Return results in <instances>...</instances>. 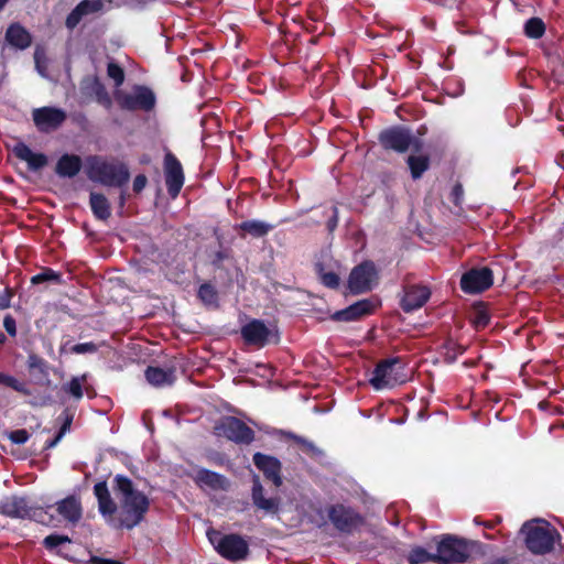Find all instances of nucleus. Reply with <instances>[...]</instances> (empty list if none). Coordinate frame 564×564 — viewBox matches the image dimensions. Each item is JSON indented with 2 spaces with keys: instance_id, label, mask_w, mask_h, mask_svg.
<instances>
[{
  "instance_id": "f257e3e1",
  "label": "nucleus",
  "mask_w": 564,
  "mask_h": 564,
  "mask_svg": "<svg viewBox=\"0 0 564 564\" xmlns=\"http://www.w3.org/2000/svg\"><path fill=\"white\" fill-rule=\"evenodd\" d=\"M94 494L101 516L110 525L118 529H133L144 519L149 510V498L138 490L129 478L121 475L115 478V494L119 505L111 498L105 481L94 486Z\"/></svg>"
},
{
  "instance_id": "f03ea898",
  "label": "nucleus",
  "mask_w": 564,
  "mask_h": 564,
  "mask_svg": "<svg viewBox=\"0 0 564 564\" xmlns=\"http://www.w3.org/2000/svg\"><path fill=\"white\" fill-rule=\"evenodd\" d=\"M86 174L90 181L108 187L122 188L130 180V171L124 162L101 155L86 158Z\"/></svg>"
},
{
  "instance_id": "7ed1b4c3",
  "label": "nucleus",
  "mask_w": 564,
  "mask_h": 564,
  "mask_svg": "<svg viewBox=\"0 0 564 564\" xmlns=\"http://www.w3.org/2000/svg\"><path fill=\"white\" fill-rule=\"evenodd\" d=\"M525 535L527 547L534 554H545L552 551L556 536V530L543 519L527 521L521 529Z\"/></svg>"
},
{
  "instance_id": "20e7f679",
  "label": "nucleus",
  "mask_w": 564,
  "mask_h": 564,
  "mask_svg": "<svg viewBox=\"0 0 564 564\" xmlns=\"http://www.w3.org/2000/svg\"><path fill=\"white\" fill-rule=\"evenodd\" d=\"M213 434L217 438H223L239 446H248L256 440L254 431L242 420L224 415L215 421Z\"/></svg>"
},
{
  "instance_id": "39448f33",
  "label": "nucleus",
  "mask_w": 564,
  "mask_h": 564,
  "mask_svg": "<svg viewBox=\"0 0 564 564\" xmlns=\"http://www.w3.org/2000/svg\"><path fill=\"white\" fill-rule=\"evenodd\" d=\"M207 538L214 549L229 561L246 560L249 553L248 542L238 534H224L215 529H208Z\"/></svg>"
},
{
  "instance_id": "423d86ee",
  "label": "nucleus",
  "mask_w": 564,
  "mask_h": 564,
  "mask_svg": "<svg viewBox=\"0 0 564 564\" xmlns=\"http://www.w3.org/2000/svg\"><path fill=\"white\" fill-rule=\"evenodd\" d=\"M378 141L386 151L395 153H405L410 148L419 152L422 148V142L412 134L411 130L400 124L381 130Z\"/></svg>"
},
{
  "instance_id": "0eeeda50",
  "label": "nucleus",
  "mask_w": 564,
  "mask_h": 564,
  "mask_svg": "<svg viewBox=\"0 0 564 564\" xmlns=\"http://www.w3.org/2000/svg\"><path fill=\"white\" fill-rule=\"evenodd\" d=\"M403 370V359L392 357L380 360L372 371L369 382L376 390L392 388L395 384L405 382Z\"/></svg>"
},
{
  "instance_id": "6e6552de",
  "label": "nucleus",
  "mask_w": 564,
  "mask_h": 564,
  "mask_svg": "<svg viewBox=\"0 0 564 564\" xmlns=\"http://www.w3.org/2000/svg\"><path fill=\"white\" fill-rule=\"evenodd\" d=\"M116 101L120 109L127 111H152L156 105V97L151 88L144 85H135L133 93L117 91Z\"/></svg>"
},
{
  "instance_id": "1a4fd4ad",
  "label": "nucleus",
  "mask_w": 564,
  "mask_h": 564,
  "mask_svg": "<svg viewBox=\"0 0 564 564\" xmlns=\"http://www.w3.org/2000/svg\"><path fill=\"white\" fill-rule=\"evenodd\" d=\"M470 544L453 535H445L437 544L436 557L438 564H462L470 556Z\"/></svg>"
},
{
  "instance_id": "9d476101",
  "label": "nucleus",
  "mask_w": 564,
  "mask_h": 564,
  "mask_svg": "<svg viewBox=\"0 0 564 564\" xmlns=\"http://www.w3.org/2000/svg\"><path fill=\"white\" fill-rule=\"evenodd\" d=\"M379 280V273L373 261L365 260L356 265L348 276V290L351 294L358 295L370 292Z\"/></svg>"
},
{
  "instance_id": "9b49d317",
  "label": "nucleus",
  "mask_w": 564,
  "mask_h": 564,
  "mask_svg": "<svg viewBox=\"0 0 564 564\" xmlns=\"http://www.w3.org/2000/svg\"><path fill=\"white\" fill-rule=\"evenodd\" d=\"M0 514L10 518H29L44 523L46 512L42 508L29 506L25 498L12 496L0 501Z\"/></svg>"
},
{
  "instance_id": "f8f14e48",
  "label": "nucleus",
  "mask_w": 564,
  "mask_h": 564,
  "mask_svg": "<svg viewBox=\"0 0 564 564\" xmlns=\"http://www.w3.org/2000/svg\"><path fill=\"white\" fill-rule=\"evenodd\" d=\"M273 435L288 445V451L291 454L299 456L304 455L311 458L325 455L324 451L319 448L314 442L293 432L274 430Z\"/></svg>"
},
{
  "instance_id": "ddd939ff",
  "label": "nucleus",
  "mask_w": 564,
  "mask_h": 564,
  "mask_svg": "<svg viewBox=\"0 0 564 564\" xmlns=\"http://www.w3.org/2000/svg\"><path fill=\"white\" fill-rule=\"evenodd\" d=\"M163 170L167 194L175 199L182 191L185 175L180 160L171 151H166L164 155Z\"/></svg>"
},
{
  "instance_id": "4468645a",
  "label": "nucleus",
  "mask_w": 564,
  "mask_h": 564,
  "mask_svg": "<svg viewBox=\"0 0 564 564\" xmlns=\"http://www.w3.org/2000/svg\"><path fill=\"white\" fill-rule=\"evenodd\" d=\"M494 284V272L489 267L471 268L460 278V289L466 294L485 292Z\"/></svg>"
},
{
  "instance_id": "2eb2a0df",
  "label": "nucleus",
  "mask_w": 564,
  "mask_h": 564,
  "mask_svg": "<svg viewBox=\"0 0 564 564\" xmlns=\"http://www.w3.org/2000/svg\"><path fill=\"white\" fill-rule=\"evenodd\" d=\"M32 119L42 133L57 130L67 119V113L57 107L44 106L32 110Z\"/></svg>"
},
{
  "instance_id": "dca6fc26",
  "label": "nucleus",
  "mask_w": 564,
  "mask_h": 564,
  "mask_svg": "<svg viewBox=\"0 0 564 564\" xmlns=\"http://www.w3.org/2000/svg\"><path fill=\"white\" fill-rule=\"evenodd\" d=\"M328 518L340 532L350 533L362 524L361 516L349 507L335 505L328 509Z\"/></svg>"
},
{
  "instance_id": "f3484780",
  "label": "nucleus",
  "mask_w": 564,
  "mask_h": 564,
  "mask_svg": "<svg viewBox=\"0 0 564 564\" xmlns=\"http://www.w3.org/2000/svg\"><path fill=\"white\" fill-rule=\"evenodd\" d=\"M241 337L247 345L263 348L270 343L271 329L262 319L253 318L240 329Z\"/></svg>"
},
{
  "instance_id": "a211bd4d",
  "label": "nucleus",
  "mask_w": 564,
  "mask_h": 564,
  "mask_svg": "<svg viewBox=\"0 0 564 564\" xmlns=\"http://www.w3.org/2000/svg\"><path fill=\"white\" fill-rule=\"evenodd\" d=\"M431 294V289L426 285H405L403 288V296L400 301V307L405 313L414 312L425 305L430 300Z\"/></svg>"
},
{
  "instance_id": "6ab92c4d",
  "label": "nucleus",
  "mask_w": 564,
  "mask_h": 564,
  "mask_svg": "<svg viewBox=\"0 0 564 564\" xmlns=\"http://www.w3.org/2000/svg\"><path fill=\"white\" fill-rule=\"evenodd\" d=\"M376 303L371 299L359 300L344 310L336 311L330 315L335 322H355L373 314Z\"/></svg>"
},
{
  "instance_id": "aec40b11",
  "label": "nucleus",
  "mask_w": 564,
  "mask_h": 564,
  "mask_svg": "<svg viewBox=\"0 0 564 564\" xmlns=\"http://www.w3.org/2000/svg\"><path fill=\"white\" fill-rule=\"evenodd\" d=\"M11 151L17 159L26 162L29 170L32 172L41 171L48 163L46 154L33 152L31 148L22 141L17 142Z\"/></svg>"
},
{
  "instance_id": "412c9836",
  "label": "nucleus",
  "mask_w": 564,
  "mask_h": 564,
  "mask_svg": "<svg viewBox=\"0 0 564 564\" xmlns=\"http://www.w3.org/2000/svg\"><path fill=\"white\" fill-rule=\"evenodd\" d=\"M6 42L13 48L24 51L32 44L31 33L19 22L11 23L4 34Z\"/></svg>"
},
{
  "instance_id": "4be33fe9",
  "label": "nucleus",
  "mask_w": 564,
  "mask_h": 564,
  "mask_svg": "<svg viewBox=\"0 0 564 564\" xmlns=\"http://www.w3.org/2000/svg\"><path fill=\"white\" fill-rule=\"evenodd\" d=\"M83 167L82 158L77 154L64 153L55 165V173L63 178L75 177Z\"/></svg>"
},
{
  "instance_id": "5701e85b",
  "label": "nucleus",
  "mask_w": 564,
  "mask_h": 564,
  "mask_svg": "<svg viewBox=\"0 0 564 564\" xmlns=\"http://www.w3.org/2000/svg\"><path fill=\"white\" fill-rule=\"evenodd\" d=\"M144 376L147 381L156 388L172 386L176 380L175 368L163 369L156 366H148Z\"/></svg>"
},
{
  "instance_id": "b1692460",
  "label": "nucleus",
  "mask_w": 564,
  "mask_h": 564,
  "mask_svg": "<svg viewBox=\"0 0 564 564\" xmlns=\"http://www.w3.org/2000/svg\"><path fill=\"white\" fill-rule=\"evenodd\" d=\"M235 228L240 231L239 236L241 238H246L247 235L252 238H263L274 229V225L259 219H249L236 225Z\"/></svg>"
},
{
  "instance_id": "393cba45",
  "label": "nucleus",
  "mask_w": 564,
  "mask_h": 564,
  "mask_svg": "<svg viewBox=\"0 0 564 564\" xmlns=\"http://www.w3.org/2000/svg\"><path fill=\"white\" fill-rule=\"evenodd\" d=\"M57 512L61 517L72 523H76L82 518V506L77 498L69 496L56 503Z\"/></svg>"
},
{
  "instance_id": "a878e982",
  "label": "nucleus",
  "mask_w": 564,
  "mask_h": 564,
  "mask_svg": "<svg viewBox=\"0 0 564 564\" xmlns=\"http://www.w3.org/2000/svg\"><path fill=\"white\" fill-rule=\"evenodd\" d=\"M252 501L256 507L267 512H276L279 509V500L276 498H264L263 488L257 475L253 476Z\"/></svg>"
},
{
  "instance_id": "bb28decb",
  "label": "nucleus",
  "mask_w": 564,
  "mask_h": 564,
  "mask_svg": "<svg viewBox=\"0 0 564 564\" xmlns=\"http://www.w3.org/2000/svg\"><path fill=\"white\" fill-rule=\"evenodd\" d=\"M194 480L202 488L225 489L227 486L225 477L207 469L197 470Z\"/></svg>"
},
{
  "instance_id": "cd10ccee",
  "label": "nucleus",
  "mask_w": 564,
  "mask_h": 564,
  "mask_svg": "<svg viewBox=\"0 0 564 564\" xmlns=\"http://www.w3.org/2000/svg\"><path fill=\"white\" fill-rule=\"evenodd\" d=\"M89 204L97 219L107 220L111 216L110 204L104 194L91 192L89 195Z\"/></svg>"
},
{
  "instance_id": "c85d7f7f",
  "label": "nucleus",
  "mask_w": 564,
  "mask_h": 564,
  "mask_svg": "<svg viewBox=\"0 0 564 564\" xmlns=\"http://www.w3.org/2000/svg\"><path fill=\"white\" fill-rule=\"evenodd\" d=\"M406 164L410 169L411 177L413 180H420L423 174L430 169L431 161L426 154L422 155H409Z\"/></svg>"
},
{
  "instance_id": "c756f323",
  "label": "nucleus",
  "mask_w": 564,
  "mask_h": 564,
  "mask_svg": "<svg viewBox=\"0 0 564 564\" xmlns=\"http://www.w3.org/2000/svg\"><path fill=\"white\" fill-rule=\"evenodd\" d=\"M256 467L262 471L267 479L271 480L275 486L282 484L280 476V460H254Z\"/></svg>"
},
{
  "instance_id": "7c9ffc66",
  "label": "nucleus",
  "mask_w": 564,
  "mask_h": 564,
  "mask_svg": "<svg viewBox=\"0 0 564 564\" xmlns=\"http://www.w3.org/2000/svg\"><path fill=\"white\" fill-rule=\"evenodd\" d=\"M466 348L453 339H446L442 345V355L446 364H454L458 356L463 355Z\"/></svg>"
},
{
  "instance_id": "2f4dec72",
  "label": "nucleus",
  "mask_w": 564,
  "mask_h": 564,
  "mask_svg": "<svg viewBox=\"0 0 564 564\" xmlns=\"http://www.w3.org/2000/svg\"><path fill=\"white\" fill-rule=\"evenodd\" d=\"M197 297L204 305L218 306V292L216 288L209 282L200 284L197 291Z\"/></svg>"
},
{
  "instance_id": "473e14b6",
  "label": "nucleus",
  "mask_w": 564,
  "mask_h": 564,
  "mask_svg": "<svg viewBox=\"0 0 564 564\" xmlns=\"http://www.w3.org/2000/svg\"><path fill=\"white\" fill-rule=\"evenodd\" d=\"M470 321L476 330H481L489 325L490 315L482 303L475 306Z\"/></svg>"
},
{
  "instance_id": "72a5a7b5",
  "label": "nucleus",
  "mask_w": 564,
  "mask_h": 564,
  "mask_svg": "<svg viewBox=\"0 0 564 564\" xmlns=\"http://www.w3.org/2000/svg\"><path fill=\"white\" fill-rule=\"evenodd\" d=\"M545 33V24L542 19L533 17L524 24V34L530 39H541Z\"/></svg>"
},
{
  "instance_id": "f704fd0d",
  "label": "nucleus",
  "mask_w": 564,
  "mask_h": 564,
  "mask_svg": "<svg viewBox=\"0 0 564 564\" xmlns=\"http://www.w3.org/2000/svg\"><path fill=\"white\" fill-rule=\"evenodd\" d=\"M73 413L68 409H65L58 416V420L62 422L59 431L57 435L50 442L46 443V447H53L62 437L63 435L70 429L72 422H73Z\"/></svg>"
},
{
  "instance_id": "c9c22d12",
  "label": "nucleus",
  "mask_w": 564,
  "mask_h": 564,
  "mask_svg": "<svg viewBox=\"0 0 564 564\" xmlns=\"http://www.w3.org/2000/svg\"><path fill=\"white\" fill-rule=\"evenodd\" d=\"M316 272L318 273L323 285L333 290H336L339 286V275L333 271L324 272V267L322 263H316Z\"/></svg>"
},
{
  "instance_id": "e433bc0d",
  "label": "nucleus",
  "mask_w": 564,
  "mask_h": 564,
  "mask_svg": "<svg viewBox=\"0 0 564 564\" xmlns=\"http://www.w3.org/2000/svg\"><path fill=\"white\" fill-rule=\"evenodd\" d=\"M86 380V376L82 378L73 377L69 382L62 386V390L74 397L76 400H80L84 395L82 382Z\"/></svg>"
},
{
  "instance_id": "4c0bfd02",
  "label": "nucleus",
  "mask_w": 564,
  "mask_h": 564,
  "mask_svg": "<svg viewBox=\"0 0 564 564\" xmlns=\"http://www.w3.org/2000/svg\"><path fill=\"white\" fill-rule=\"evenodd\" d=\"M409 562L411 564H422L425 562H436V553H430L422 547L413 549L409 554Z\"/></svg>"
},
{
  "instance_id": "58836bf2",
  "label": "nucleus",
  "mask_w": 564,
  "mask_h": 564,
  "mask_svg": "<svg viewBox=\"0 0 564 564\" xmlns=\"http://www.w3.org/2000/svg\"><path fill=\"white\" fill-rule=\"evenodd\" d=\"M44 282L61 283V273L55 272L51 268H44L40 273L31 278V283L37 285Z\"/></svg>"
},
{
  "instance_id": "ea45409f",
  "label": "nucleus",
  "mask_w": 564,
  "mask_h": 564,
  "mask_svg": "<svg viewBox=\"0 0 564 564\" xmlns=\"http://www.w3.org/2000/svg\"><path fill=\"white\" fill-rule=\"evenodd\" d=\"M0 384H3L6 387H9L13 389L17 392H20L24 395H29L30 391L28 390L24 382L18 380L13 376L0 372Z\"/></svg>"
},
{
  "instance_id": "a19ab883",
  "label": "nucleus",
  "mask_w": 564,
  "mask_h": 564,
  "mask_svg": "<svg viewBox=\"0 0 564 564\" xmlns=\"http://www.w3.org/2000/svg\"><path fill=\"white\" fill-rule=\"evenodd\" d=\"M94 93H95L98 104H100L101 106H104L107 109L111 108L112 100H111L106 87L98 79L95 80Z\"/></svg>"
},
{
  "instance_id": "79ce46f5",
  "label": "nucleus",
  "mask_w": 564,
  "mask_h": 564,
  "mask_svg": "<svg viewBox=\"0 0 564 564\" xmlns=\"http://www.w3.org/2000/svg\"><path fill=\"white\" fill-rule=\"evenodd\" d=\"M107 74L111 79H113L116 87H119L123 84L124 70L119 64L115 62L108 63Z\"/></svg>"
},
{
  "instance_id": "37998d69",
  "label": "nucleus",
  "mask_w": 564,
  "mask_h": 564,
  "mask_svg": "<svg viewBox=\"0 0 564 564\" xmlns=\"http://www.w3.org/2000/svg\"><path fill=\"white\" fill-rule=\"evenodd\" d=\"M43 543L47 550L56 551L63 544L70 543V539L67 535L51 534L44 539Z\"/></svg>"
},
{
  "instance_id": "c03bdc74",
  "label": "nucleus",
  "mask_w": 564,
  "mask_h": 564,
  "mask_svg": "<svg viewBox=\"0 0 564 564\" xmlns=\"http://www.w3.org/2000/svg\"><path fill=\"white\" fill-rule=\"evenodd\" d=\"M77 8L82 11L83 17L90 13L98 12L102 9V2L100 0H82Z\"/></svg>"
},
{
  "instance_id": "a18cd8bd",
  "label": "nucleus",
  "mask_w": 564,
  "mask_h": 564,
  "mask_svg": "<svg viewBox=\"0 0 564 564\" xmlns=\"http://www.w3.org/2000/svg\"><path fill=\"white\" fill-rule=\"evenodd\" d=\"M97 350H98V346L93 341L76 344L69 348V352L77 354V355L94 354Z\"/></svg>"
},
{
  "instance_id": "49530a36",
  "label": "nucleus",
  "mask_w": 564,
  "mask_h": 564,
  "mask_svg": "<svg viewBox=\"0 0 564 564\" xmlns=\"http://www.w3.org/2000/svg\"><path fill=\"white\" fill-rule=\"evenodd\" d=\"M82 11L77 8V6L68 13L65 25L67 29H75L83 19Z\"/></svg>"
},
{
  "instance_id": "de8ad7c7",
  "label": "nucleus",
  "mask_w": 564,
  "mask_h": 564,
  "mask_svg": "<svg viewBox=\"0 0 564 564\" xmlns=\"http://www.w3.org/2000/svg\"><path fill=\"white\" fill-rule=\"evenodd\" d=\"M29 437L30 434L24 429L14 430L9 433V440L18 445L24 444L29 440Z\"/></svg>"
},
{
  "instance_id": "09e8293b",
  "label": "nucleus",
  "mask_w": 564,
  "mask_h": 564,
  "mask_svg": "<svg viewBox=\"0 0 564 564\" xmlns=\"http://www.w3.org/2000/svg\"><path fill=\"white\" fill-rule=\"evenodd\" d=\"M463 198H464V188H463V185L460 183H456L452 191H451V194H449V200L455 205V206H460L462 203H463Z\"/></svg>"
},
{
  "instance_id": "8fccbe9b",
  "label": "nucleus",
  "mask_w": 564,
  "mask_h": 564,
  "mask_svg": "<svg viewBox=\"0 0 564 564\" xmlns=\"http://www.w3.org/2000/svg\"><path fill=\"white\" fill-rule=\"evenodd\" d=\"M14 293L11 288H6L0 291V311L7 310L11 306V300Z\"/></svg>"
},
{
  "instance_id": "3c124183",
  "label": "nucleus",
  "mask_w": 564,
  "mask_h": 564,
  "mask_svg": "<svg viewBox=\"0 0 564 564\" xmlns=\"http://www.w3.org/2000/svg\"><path fill=\"white\" fill-rule=\"evenodd\" d=\"M3 327L9 336H17V322L14 317L10 314L6 315L3 318Z\"/></svg>"
},
{
  "instance_id": "603ef678",
  "label": "nucleus",
  "mask_w": 564,
  "mask_h": 564,
  "mask_svg": "<svg viewBox=\"0 0 564 564\" xmlns=\"http://www.w3.org/2000/svg\"><path fill=\"white\" fill-rule=\"evenodd\" d=\"M148 184V177L144 174H138L132 184V189L135 194H140Z\"/></svg>"
},
{
  "instance_id": "864d4df0",
  "label": "nucleus",
  "mask_w": 564,
  "mask_h": 564,
  "mask_svg": "<svg viewBox=\"0 0 564 564\" xmlns=\"http://www.w3.org/2000/svg\"><path fill=\"white\" fill-rule=\"evenodd\" d=\"M30 368H37L41 371H43V368L46 366V362L44 359L37 356H31L29 360Z\"/></svg>"
},
{
  "instance_id": "5fc2aeb1",
  "label": "nucleus",
  "mask_w": 564,
  "mask_h": 564,
  "mask_svg": "<svg viewBox=\"0 0 564 564\" xmlns=\"http://www.w3.org/2000/svg\"><path fill=\"white\" fill-rule=\"evenodd\" d=\"M228 258V253L226 251H217L215 253V257H214V260H213V265L219 268L220 267V263Z\"/></svg>"
},
{
  "instance_id": "6e6d98bb",
  "label": "nucleus",
  "mask_w": 564,
  "mask_h": 564,
  "mask_svg": "<svg viewBox=\"0 0 564 564\" xmlns=\"http://www.w3.org/2000/svg\"><path fill=\"white\" fill-rule=\"evenodd\" d=\"M90 563L91 564H121L118 561L101 558V557H97V556L91 557Z\"/></svg>"
},
{
  "instance_id": "4d7b16f0",
  "label": "nucleus",
  "mask_w": 564,
  "mask_h": 564,
  "mask_svg": "<svg viewBox=\"0 0 564 564\" xmlns=\"http://www.w3.org/2000/svg\"><path fill=\"white\" fill-rule=\"evenodd\" d=\"M337 220H338V219H337V208H336V207H334V215H333V217L328 220V224H327V225H328V228H329V229L335 228V227L337 226Z\"/></svg>"
},
{
  "instance_id": "13d9d810",
  "label": "nucleus",
  "mask_w": 564,
  "mask_h": 564,
  "mask_svg": "<svg viewBox=\"0 0 564 564\" xmlns=\"http://www.w3.org/2000/svg\"><path fill=\"white\" fill-rule=\"evenodd\" d=\"M120 189L121 191H120V195H119V206L121 208H123L124 205H126V202H127V192H126V189L123 187L120 188Z\"/></svg>"
},
{
  "instance_id": "bf43d9fd",
  "label": "nucleus",
  "mask_w": 564,
  "mask_h": 564,
  "mask_svg": "<svg viewBox=\"0 0 564 564\" xmlns=\"http://www.w3.org/2000/svg\"><path fill=\"white\" fill-rule=\"evenodd\" d=\"M252 458L260 459V458H274V457H273V456H271V455L263 454V453H261V452H256V453L252 455Z\"/></svg>"
},
{
  "instance_id": "052dcab7",
  "label": "nucleus",
  "mask_w": 564,
  "mask_h": 564,
  "mask_svg": "<svg viewBox=\"0 0 564 564\" xmlns=\"http://www.w3.org/2000/svg\"><path fill=\"white\" fill-rule=\"evenodd\" d=\"M7 341V336L0 332V345H3Z\"/></svg>"
},
{
  "instance_id": "680f3d73",
  "label": "nucleus",
  "mask_w": 564,
  "mask_h": 564,
  "mask_svg": "<svg viewBox=\"0 0 564 564\" xmlns=\"http://www.w3.org/2000/svg\"><path fill=\"white\" fill-rule=\"evenodd\" d=\"M9 0H0V11L6 7Z\"/></svg>"
},
{
  "instance_id": "e2e57ef3",
  "label": "nucleus",
  "mask_w": 564,
  "mask_h": 564,
  "mask_svg": "<svg viewBox=\"0 0 564 564\" xmlns=\"http://www.w3.org/2000/svg\"><path fill=\"white\" fill-rule=\"evenodd\" d=\"M494 564H507V561L503 558H498Z\"/></svg>"
}]
</instances>
